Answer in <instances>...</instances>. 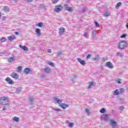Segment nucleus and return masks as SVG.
<instances>
[{"mask_svg": "<svg viewBox=\"0 0 128 128\" xmlns=\"http://www.w3.org/2000/svg\"><path fill=\"white\" fill-rule=\"evenodd\" d=\"M77 60L82 66H86V61L84 60H82L80 58H78Z\"/></svg>", "mask_w": 128, "mask_h": 128, "instance_id": "obj_10", "label": "nucleus"}, {"mask_svg": "<svg viewBox=\"0 0 128 128\" xmlns=\"http://www.w3.org/2000/svg\"><path fill=\"white\" fill-rule=\"evenodd\" d=\"M86 8H82L80 12L81 14H82L83 12H86Z\"/></svg>", "mask_w": 128, "mask_h": 128, "instance_id": "obj_37", "label": "nucleus"}, {"mask_svg": "<svg viewBox=\"0 0 128 128\" xmlns=\"http://www.w3.org/2000/svg\"><path fill=\"white\" fill-rule=\"evenodd\" d=\"M122 4L121 2H119L117 3L116 6V8H120V6H122Z\"/></svg>", "mask_w": 128, "mask_h": 128, "instance_id": "obj_29", "label": "nucleus"}, {"mask_svg": "<svg viewBox=\"0 0 128 128\" xmlns=\"http://www.w3.org/2000/svg\"><path fill=\"white\" fill-rule=\"evenodd\" d=\"M92 60H94V62H96L100 60V57L99 56H96L94 58H92Z\"/></svg>", "mask_w": 128, "mask_h": 128, "instance_id": "obj_31", "label": "nucleus"}, {"mask_svg": "<svg viewBox=\"0 0 128 128\" xmlns=\"http://www.w3.org/2000/svg\"><path fill=\"white\" fill-rule=\"evenodd\" d=\"M90 56H92V55L90 54H89L86 56V58H90Z\"/></svg>", "mask_w": 128, "mask_h": 128, "instance_id": "obj_49", "label": "nucleus"}, {"mask_svg": "<svg viewBox=\"0 0 128 128\" xmlns=\"http://www.w3.org/2000/svg\"><path fill=\"white\" fill-rule=\"evenodd\" d=\"M43 70L44 72H46V74H50V68L48 67L44 68Z\"/></svg>", "mask_w": 128, "mask_h": 128, "instance_id": "obj_17", "label": "nucleus"}, {"mask_svg": "<svg viewBox=\"0 0 128 128\" xmlns=\"http://www.w3.org/2000/svg\"><path fill=\"white\" fill-rule=\"evenodd\" d=\"M62 10V5H58L56 6L55 8L54 9V12H60Z\"/></svg>", "mask_w": 128, "mask_h": 128, "instance_id": "obj_5", "label": "nucleus"}, {"mask_svg": "<svg viewBox=\"0 0 128 128\" xmlns=\"http://www.w3.org/2000/svg\"><path fill=\"white\" fill-rule=\"evenodd\" d=\"M22 68L21 66H18L17 70H18L19 72H22Z\"/></svg>", "mask_w": 128, "mask_h": 128, "instance_id": "obj_42", "label": "nucleus"}, {"mask_svg": "<svg viewBox=\"0 0 128 128\" xmlns=\"http://www.w3.org/2000/svg\"><path fill=\"white\" fill-rule=\"evenodd\" d=\"M8 40H16V36H14V35H12L8 36Z\"/></svg>", "mask_w": 128, "mask_h": 128, "instance_id": "obj_16", "label": "nucleus"}, {"mask_svg": "<svg viewBox=\"0 0 128 128\" xmlns=\"http://www.w3.org/2000/svg\"><path fill=\"white\" fill-rule=\"evenodd\" d=\"M110 124L112 128H120V126L118 125V122L112 119L110 120Z\"/></svg>", "mask_w": 128, "mask_h": 128, "instance_id": "obj_4", "label": "nucleus"}, {"mask_svg": "<svg viewBox=\"0 0 128 128\" xmlns=\"http://www.w3.org/2000/svg\"><path fill=\"white\" fill-rule=\"evenodd\" d=\"M100 114H104V112H106V109L104 108H102L100 110Z\"/></svg>", "mask_w": 128, "mask_h": 128, "instance_id": "obj_32", "label": "nucleus"}, {"mask_svg": "<svg viewBox=\"0 0 128 128\" xmlns=\"http://www.w3.org/2000/svg\"><path fill=\"white\" fill-rule=\"evenodd\" d=\"M0 104L3 106H10V100L6 97H2L0 98Z\"/></svg>", "mask_w": 128, "mask_h": 128, "instance_id": "obj_2", "label": "nucleus"}, {"mask_svg": "<svg viewBox=\"0 0 128 128\" xmlns=\"http://www.w3.org/2000/svg\"><path fill=\"white\" fill-rule=\"evenodd\" d=\"M124 92V88H121L120 89V92L122 93V92Z\"/></svg>", "mask_w": 128, "mask_h": 128, "instance_id": "obj_46", "label": "nucleus"}, {"mask_svg": "<svg viewBox=\"0 0 128 128\" xmlns=\"http://www.w3.org/2000/svg\"><path fill=\"white\" fill-rule=\"evenodd\" d=\"M40 78H46V76L44 74H42L40 76Z\"/></svg>", "mask_w": 128, "mask_h": 128, "instance_id": "obj_47", "label": "nucleus"}, {"mask_svg": "<svg viewBox=\"0 0 128 128\" xmlns=\"http://www.w3.org/2000/svg\"><path fill=\"white\" fill-rule=\"evenodd\" d=\"M102 69L104 70V67L102 68Z\"/></svg>", "mask_w": 128, "mask_h": 128, "instance_id": "obj_59", "label": "nucleus"}, {"mask_svg": "<svg viewBox=\"0 0 128 128\" xmlns=\"http://www.w3.org/2000/svg\"><path fill=\"white\" fill-rule=\"evenodd\" d=\"M96 36V30H94L92 33V38H95Z\"/></svg>", "mask_w": 128, "mask_h": 128, "instance_id": "obj_25", "label": "nucleus"}, {"mask_svg": "<svg viewBox=\"0 0 128 128\" xmlns=\"http://www.w3.org/2000/svg\"><path fill=\"white\" fill-rule=\"evenodd\" d=\"M85 111L86 112V114H90V110H88V109L86 108Z\"/></svg>", "mask_w": 128, "mask_h": 128, "instance_id": "obj_48", "label": "nucleus"}, {"mask_svg": "<svg viewBox=\"0 0 128 128\" xmlns=\"http://www.w3.org/2000/svg\"><path fill=\"white\" fill-rule=\"evenodd\" d=\"M116 82H117L118 84H122V82L120 81V79H118L116 80Z\"/></svg>", "mask_w": 128, "mask_h": 128, "instance_id": "obj_43", "label": "nucleus"}, {"mask_svg": "<svg viewBox=\"0 0 128 128\" xmlns=\"http://www.w3.org/2000/svg\"><path fill=\"white\" fill-rule=\"evenodd\" d=\"M62 56V51H58L57 52V56L60 57Z\"/></svg>", "mask_w": 128, "mask_h": 128, "instance_id": "obj_27", "label": "nucleus"}, {"mask_svg": "<svg viewBox=\"0 0 128 128\" xmlns=\"http://www.w3.org/2000/svg\"><path fill=\"white\" fill-rule=\"evenodd\" d=\"M2 18V13L0 12V18Z\"/></svg>", "mask_w": 128, "mask_h": 128, "instance_id": "obj_58", "label": "nucleus"}, {"mask_svg": "<svg viewBox=\"0 0 128 128\" xmlns=\"http://www.w3.org/2000/svg\"><path fill=\"white\" fill-rule=\"evenodd\" d=\"M70 122H68V120H66V124H70Z\"/></svg>", "mask_w": 128, "mask_h": 128, "instance_id": "obj_55", "label": "nucleus"}, {"mask_svg": "<svg viewBox=\"0 0 128 128\" xmlns=\"http://www.w3.org/2000/svg\"><path fill=\"white\" fill-rule=\"evenodd\" d=\"M64 10H68V12H72L74 11V10L70 6H68V4H64Z\"/></svg>", "mask_w": 128, "mask_h": 128, "instance_id": "obj_8", "label": "nucleus"}, {"mask_svg": "<svg viewBox=\"0 0 128 128\" xmlns=\"http://www.w3.org/2000/svg\"><path fill=\"white\" fill-rule=\"evenodd\" d=\"M44 24V23L42 22H39L38 24H36V26H38L39 28H42V26Z\"/></svg>", "mask_w": 128, "mask_h": 128, "instance_id": "obj_24", "label": "nucleus"}, {"mask_svg": "<svg viewBox=\"0 0 128 128\" xmlns=\"http://www.w3.org/2000/svg\"><path fill=\"white\" fill-rule=\"evenodd\" d=\"M116 56H120V58H124V54L120 53V52H116Z\"/></svg>", "mask_w": 128, "mask_h": 128, "instance_id": "obj_26", "label": "nucleus"}, {"mask_svg": "<svg viewBox=\"0 0 128 128\" xmlns=\"http://www.w3.org/2000/svg\"><path fill=\"white\" fill-rule=\"evenodd\" d=\"M32 0H26L28 2H32Z\"/></svg>", "mask_w": 128, "mask_h": 128, "instance_id": "obj_53", "label": "nucleus"}, {"mask_svg": "<svg viewBox=\"0 0 128 128\" xmlns=\"http://www.w3.org/2000/svg\"><path fill=\"white\" fill-rule=\"evenodd\" d=\"M54 102H56L57 104H58L59 106H60V108H63V110H66V108H68L70 106L68 104L62 103V100H59L56 97L54 96Z\"/></svg>", "mask_w": 128, "mask_h": 128, "instance_id": "obj_1", "label": "nucleus"}, {"mask_svg": "<svg viewBox=\"0 0 128 128\" xmlns=\"http://www.w3.org/2000/svg\"><path fill=\"white\" fill-rule=\"evenodd\" d=\"M94 24L96 28H98L100 26V24H98V22H95Z\"/></svg>", "mask_w": 128, "mask_h": 128, "instance_id": "obj_39", "label": "nucleus"}, {"mask_svg": "<svg viewBox=\"0 0 128 128\" xmlns=\"http://www.w3.org/2000/svg\"><path fill=\"white\" fill-rule=\"evenodd\" d=\"M76 78H78V76L76 75H74L73 76V80H75Z\"/></svg>", "mask_w": 128, "mask_h": 128, "instance_id": "obj_51", "label": "nucleus"}, {"mask_svg": "<svg viewBox=\"0 0 128 128\" xmlns=\"http://www.w3.org/2000/svg\"><path fill=\"white\" fill-rule=\"evenodd\" d=\"M40 8H41V10H44V8H46V6H44V4H40Z\"/></svg>", "mask_w": 128, "mask_h": 128, "instance_id": "obj_38", "label": "nucleus"}, {"mask_svg": "<svg viewBox=\"0 0 128 128\" xmlns=\"http://www.w3.org/2000/svg\"><path fill=\"white\" fill-rule=\"evenodd\" d=\"M105 66H107L109 68H114V64L110 62H107Z\"/></svg>", "mask_w": 128, "mask_h": 128, "instance_id": "obj_9", "label": "nucleus"}, {"mask_svg": "<svg viewBox=\"0 0 128 128\" xmlns=\"http://www.w3.org/2000/svg\"><path fill=\"white\" fill-rule=\"evenodd\" d=\"M30 72H32V70H30V68H25L24 72L26 74H30Z\"/></svg>", "mask_w": 128, "mask_h": 128, "instance_id": "obj_13", "label": "nucleus"}, {"mask_svg": "<svg viewBox=\"0 0 128 128\" xmlns=\"http://www.w3.org/2000/svg\"><path fill=\"white\" fill-rule=\"evenodd\" d=\"M114 94L115 96H118V94H120V93L118 92V89H116V90L114 91Z\"/></svg>", "mask_w": 128, "mask_h": 128, "instance_id": "obj_30", "label": "nucleus"}, {"mask_svg": "<svg viewBox=\"0 0 128 128\" xmlns=\"http://www.w3.org/2000/svg\"><path fill=\"white\" fill-rule=\"evenodd\" d=\"M0 40L2 42H6V38H1Z\"/></svg>", "mask_w": 128, "mask_h": 128, "instance_id": "obj_41", "label": "nucleus"}, {"mask_svg": "<svg viewBox=\"0 0 128 128\" xmlns=\"http://www.w3.org/2000/svg\"><path fill=\"white\" fill-rule=\"evenodd\" d=\"M15 34H16V36H18V34H20V33L18 32H14Z\"/></svg>", "mask_w": 128, "mask_h": 128, "instance_id": "obj_52", "label": "nucleus"}, {"mask_svg": "<svg viewBox=\"0 0 128 128\" xmlns=\"http://www.w3.org/2000/svg\"><path fill=\"white\" fill-rule=\"evenodd\" d=\"M126 46H128V42H126V41L122 40L119 42L118 48L119 50H124Z\"/></svg>", "mask_w": 128, "mask_h": 128, "instance_id": "obj_3", "label": "nucleus"}, {"mask_svg": "<svg viewBox=\"0 0 128 128\" xmlns=\"http://www.w3.org/2000/svg\"><path fill=\"white\" fill-rule=\"evenodd\" d=\"M51 108H52V110H54V112H61L62 111L60 108H54L53 106H51Z\"/></svg>", "mask_w": 128, "mask_h": 128, "instance_id": "obj_20", "label": "nucleus"}, {"mask_svg": "<svg viewBox=\"0 0 128 128\" xmlns=\"http://www.w3.org/2000/svg\"><path fill=\"white\" fill-rule=\"evenodd\" d=\"M20 48H22L24 52H28V48L26 46L20 45Z\"/></svg>", "mask_w": 128, "mask_h": 128, "instance_id": "obj_14", "label": "nucleus"}, {"mask_svg": "<svg viewBox=\"0 0 128 128\" xmlns=\"http://www.w3.org/2000/svg\"><path fill=\"white\" fill-rule=\"evenodd\" d=\"M2 110H6V108H4Z\"/></svg>", "mask_w": 128, "mask_h": 128, "instance_id": "obj_56", "label": "nucleus"}, {"mask_svg": "<svg viewBox=\"0 0 128 128\" xmlns=\"http://www.w3.org/2000/svg\"><path fill=\"white\" fill-rule=\"evenodd\" d=\"M48 64H49V66H54V63L52 62H49L48 63Z\"/></svg>", "mask_w": 128, "mask_h": 128, "instance_id": "obj_40", "label": "nucleus"}, {"mask_svg": "<svg viewBox=\"0 0 128 128\" xmlns=\"http://www.w3.org/2000/svg\"><path fill=\"white\" fill-rule=\"evenodd\" d=\"M48 52H49L50 54H52V50L50 49L48 50Z\"/></svg>", "mask_w": 128, "mask_h": 128, "instance_id": "obj_50", "label": "nucleus"}, {"mask_svg": "<svg viewBox=\"0 0 128 128\" xmlns=\"http://www.w3.org/2000/svg\"><path fill=\"white\" fill-rule=\"evenodd\" d=\"M22 87L16 88V92H18V93L20 92H22Z\"/></svg>", "mask_w": 128, "mask_h": 128, "instance_id": "obj_28", "label": "nucleus"}, {"mask_svg": "<svg viewBox=\"0 0 128 128\" xmlns=\"http://www.w3.org/2000/svg\"><path fill=\"white\" fill-rule=\"evenodd\" d=\"M124 106H120L119 108L120 110H124Z\"/></svg>", "mask_w": 128, "mask_h": 128, "instance_id": "obj_44", "label": "nucleus"}, {"mask_svg": "<svg viewBox=\"0 0 128 128\" xmlns=\"http://www.w3.org/2000/svg\"><path fill=\"white\" fill-rule=\"evenodd\" d=\"M35 32H36V34H37L38 36H40V34H42V33L40 32V28H36Z\"/></svg>", "mask_w": 128, "mask_h": 128, "instance_id": "obj_15", "label": "nucleus"}, {"mask_svg": "<svg viewBox=\"0 0 128 128\" xmlns=\"http://www.w3.org/2000/svg\"><path fill=\"white\" fill-rule=\"evenodd\" d=\"M3 10H4V12H10V8H8V7L7 6H5L3 8Z\"/></svg>", "mask_w": 128, "mask_h": 128, "instance_id": "obj_21", "label": "nucleus"}, {"mask_svg": "<svg viewBox=\"0 0 128 128\" xmlns=\"http://www.w3.org/2000/svg\"><path fill=\"white\" fill-rule=\"evenodd\" d=\"M74 122H70L68 125V128H74Z\"/></svg>", "mask_w": 128, "mask_h": 128, "instance_id": "obj_36", "label": "nucleus"}, {"mask_svg": "<svg viewBox=\"0 0 128 128\" xmlns=\"http://www.w3.org/2000/svg\"><path fill=\"white\" fill-rule=\"evenodd\" d=\"M104 16H110V12H106L104 14Z\"/></svg>", "mask_w": 128, "mask_h": 128, "instance_id": "obj_34", "label": "nucleus"}, {"mask_svg": "<svg viewBox=\"0 0 128 128\" xmlns=\"http://www.w3.org/2000/svg\"><path fill=\"white\" fill-rule=\"evenodd\" d=\"M5 80L7 82L8 84H14V82L10 78L7 77Z\"/></svg>", "mask_w": 128, "mask_h": 128, "instance_id": "obj_7", "label": "nucleus"}, {"mask_svg": "<svg viewBox=\"0 0 128 128\" xmlns=\"http://www.w3.org/2000/svg\"><path fill=\"white\" fill-rule=\"evenodd\" d=\"M101 120H104V122H108V120H110V118H108V115L106 114H104L101 116Z\"/></svg>", "mask_w": 128, "mask_h": 128, "instance_id": "obj_6", "label": "nucleus"}, {"mask_svg": "<svg viewBox=\"0 0 128 128\" xmlns=\"http://www.w3.org/2000/svg\"><path fill=\"white\" fill-rule=\"evenodd\" d=\"M66 32V28H64V27H61L59 28V34H62L64 32Z\"/></svg>", "mask_w": 128, "mask_h": 128, "instance_id": "obj_11", "label": "nucleus"}, {"mask_svg": "<svg viewBox=\"0 0 128 128\" xmlns=\"http://www.w3.org/2000/svg\"><path fill=\"white\" fill-rule=\"evenodd\" d=\"M126 28H128V23H126Z\"/></svg>", "mask_w": 128, "mask_h": 128, "instance_id": "obj_57", "label": "nucleus"}, {"mask_svg": "<svg viewBox=\"0 0 128 128\" xmlns=\"http://www.w3.org/2000/svg\"><path fill=\"white\" fill-rule=\"evenodd\" d=\"M14 122H20V118L18 117L14 116L13 118Z\"/></svg>", "mask_w": 128, "mask_h": 128, "instance_id": "obj_22", "label": "nucleus"}, {"mask_svg": "<svg viewBox=\"0 0 128 128\" xmlns=\"http://www.w3.org/2000/svg\"><path fill=\"white\" fill-rule=\"evenodd\" d=\"M96 84H94V82H90L89 83V85L88 86V88H92V86H95Z\"/></svg>", "mask_w": 128, "mask_h": 128, "instance_id": "obj_18", "label": "nucleus"}, {"mask_svg": "<svg viewBox=\"0 0 128 128\" xmlns=\"http://www.w3.org/2000/svg\"><path fill=\"white\" fill-rule=\"evenodd\" d=\"M52 4H56V2H58V0H52Z\"/></svg>", "mask_w": 128, "mask_h": 128, "instance_id": "obj_45", "label": "nucleus"}, {"mask_svg": "<svg viewBox=\"0 0 128 128\" xmlns=\"http://www.w3.org/2000/svg\"><path fill=\"white\" fill-rule=\"evenodd\" d=\"M126 36H128V34H122V35L120 36V38H126Z\"/></svg>", "mask_w": 128, "mask_h": 128, "instance_id": "obj_33", "label": "nucleus"}, {"mask_svg": "<svg viewBox=\"0 0 128 128\" xmlns=\"http://www.w3.org/2000/svg\"><path fill=\"white\" fill-rule=\"evenodd\" d=\"M102 69L104 70V67L102 68Z\"/></svg>", "mask_w": 128, "mask_h": 128, "instance_id": "obj_60", "label": "nucleus"}, {"mask_svg": "<svg viewBox=\"0 0 128 128\" xmlns=\"http://www.w3.org/2000/svg\"><path fill=\"white\" fill-rule=\"evenodd\" d=\"M34 98H33L29 97L28 98V102H30V104L34 102Z\"/></svg>", "mask_w": 128, "mask_h": 128, "instance_id": "obj_23", "label": "nucleus"}, {"mask_svg": "<svg viewBox=\"0 0 128 128\" xmlns=\"http://www.w3.org/2000/svg\"><path fill=\"white\" fill-rule=\"evenodd\" d=\"M2 20H6V16L3 17Z\"/></svg>", "mask_w": 128, "mask_h": 128, "instance_id": "obj_54", "label": "nucleus"}, {"mask_svg": "<svg viewBox=\"0 0 128 128\" xmlns=\"http://www.w3.org/2000/svg\"><path fill=\"white\" fill-rule=\"evenodd\" d=\"M8 62H14V57H10V58H8Z\"/></svg>", "mask_w": 128, "mask_h": 128, "instance_id": "obj_19", "label": "nucleus"}, {"mask_svg": "<svg viewBox=\"0 0 128 128\" xmlns=\"http://www.w3.org/2000/svg\"><path fill=\"white\" fill-rule=\"evenodd\" d=\"M84 38H88V33L86 32H85L83 35Z\"/></svg>", "mask_w": 128, "mask_h": 128, "instance_id": "obj_35", "label": "nucleus"}, {"mask_svg": "<svg viewBox=\"0 0 128 128\" xmlns=\"http://www.w3.org/2000/svg\"><path fill=\"white\" fill-rule=\"evenodd\" d=\"M11 76H12L13 78H16V80H18V74L15 72H13Z\"/></svg>", "mask_w": 128, "mask_h": 128, "instance_id": "obj_12", "label": "nucleus"}]
</instances>
